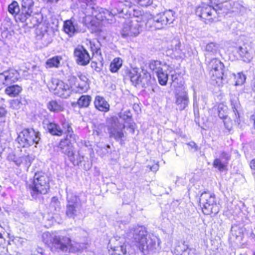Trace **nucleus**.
Instances as JSON below:
<instances>
[{"instance_id": "bf43d9fd", "label": "nucleus", "mask_w": 255, "mask_h": 255, "mask_svg": "<svg viewBox=\"0 0 255 255\" xmlns=\"http://www.w3.org/2000/svg\"><path fill=\"white\" fill-rule=\"evenodd\" d=\"M224 125H225L226 128L227 129H228V130H230V127L228 126V125H227V121H224Z\"/></svg>"}, {"instance_id": "5fc2aeb1", "label": "nucleus", "mask_w": 255, "mask_h": 255, "mask_svg": "<svg viewBox=\"0 0 255 255\" xmlns=\"http://www.w3.org/2000/svg\"><path fill=\"white\" fill-rule=\"evenodd\" d=\"M6 113L5 109L2 107H0V118L5 116Z\"/></svg>"}, {"instance_id": "ea45409f", "label": "nucleus", "mask_w": 255, "mask_h": 255, "mask_svg": "<svg viewBox=\"0 0 255 255\" xmlns=\"http://www.w3.org/2000/svg\"><path fill=\"white\" fill-rule=\"evenodd\" d=\"M20 160L21 163H23L26 167H29L33 160H34V156L32 155L28 154L27 155H23L20 156Z\"/></svg>"}, {"instance_id": "603ef678", "label": "nucleus", "mask_w": 255, "mask_h": 255, "mask_svg": "<svg viewBox=\"0 0 255 255\" xmlns=\"http://www.w3.org/2000/svg\"><path fill=\"white\" fill-rule=\"evenodd\" d=\"M187 145L188 146H189L190 147H191V148H194L195 151H196L198 150L197 145L194 142H193V141L187 143Z\"/></svg>"}, {"instance_id": "ddd939ff", "label": "nucleus", "mask_w": 255, "mask_h": 255, "mask_svg": "<svg viewBox=\"0 0 255 255\" xmlns=\"http://www.w3.org/2000/svg\"><path fill=\"white\" fill-rule=\"evenodd\" d=\"M159 239L154 235L147 236L145 241L138 245L139 250L144 254L146 255L149 252H154L159 247Z\"/></svg>"}, {"instance_id": "7c9ffc66", "label": "nucleus", "mask_w": 255, "mask_h": 255, "mask_svg": "<svg viewBox=\"0 0 255 255\" xmlns=\"http://www.w3.org/2000/svg\"><path fill=\"white\" fill-rule=\"evenodd\" d=\"M62 58L60 56H54L49 59L46 62V67L47 68H57L60 65V61Z\"/></svg>"}, {"instance_id": "9b49d317", "label": "nucleus", "mask_w": 255, "mask_h": 255, "mask_svg": "<svg viewBox=\"0 0 255 255\" xmlns=\"http://www.w3.org/2000/svg\"><path fill=\"white\" fill-rule=\"evenodd\" d=\"M66 215L74 218L79 213L81 209V203L78 196L72 192L67 193Z\"/></svg>"}, {"instance_id": "c756f323", "label": "nucleus", "mask_w": 255, "mask_h": 255, "mask_svg": "<svg viewBox=\"0 0 255 255\" xmlns=\"http://www.w3.org/2000/svg\"><path fill=\"white\" fill-rule=\"evenodd\" d=\"M8 11L14 16L16 21H19L16 17L20 13L21 10L17 1H13L8 5Z\"/></svg>"}, {"instance_id": "9d476101", "label": "nucleus", "mask_w": 255, "mask_h": 255, "mask_svg": "<svg viewBox=\"0 0 255 255\" xmlns=\"http://www.w3.org/2000/svg\"><path fill=\"white\" fill-rule=\"evenodd\" d=\"M220 12L212 6L205 3H202L197 6L195 10L196 14L204 19L206 24H211L216 18V15Z\"/></svg>"}, {"instance_id": "7ed1b4c3", "label": "nucleus", "mask_w": 255, "mask_h": 255, "mask_svg": "<svg viewBox=\"0 0 255 255\" xmlns=\"http://www.w3.org/2000/svg\"><path fill=\"white\" fill-rule=\"evenodd\" d=\"M27 187L32 198L36 199L49 191V178L43 172L35 173L33 178L27 182Z\"/></svg>"}, {"instance_id": "aec40b11", "label": "nucleus", "mask_w": 255, "mask_h": 255, "mask_svg": "<svg viewBox=\"0 0 255 255\" xmlns=\"http://www.w3.org/2000/svg\"><path fill=\"white\" fill-rule=\"evenodd\" d=\"M231 155L229 153L222 151L220 153L219 158L215 159L213 165L214 167L217 168L220 171H223L230 160Z\"/></svg>"}, {"instance_id": "4d7b16f0", "label": "nucleus", "mask_w": 255, "mask_h": 255, "mask_svg": "<svg viewBox=\"0 0 255 255\" xmlns=\"http://www.w3.org/2000/svg\"><path fill=\"white\" fill-rule=\"evenodd\" d=\"M251 120L253 122L254 127L255 128V113L251 117Z\"/></svg>"}, {"instance_id": "f3484780", "label": "nucleus", "mask_w": 255, "mask_h": 255, "mask_svg": "<svg viewBox=\"0 0 255 255\" xmlns=\"http://www.w3.org/2000/svg\"><path fill=\"white\" fill-rule=\"evenodd\" d=\"M117 121V119L114 118H110L107 120L108 131L110 138H114L116 141H120L121 144H123L124 133L122 129H118Z\"/></svg>"}, {"instance_id": "cd10ccee", "label": "nucleus", "mask_w": 255, "mask_h": 255, "mask_svg": "<svg viewBox=\"0 0 255 255\" xmlns=\"http://www.w3.org/2000/svg\"><path fill=\"white\" fill-rule=\"evenodd\" d=\"M236 50L239 53L240 57L245 62H249L252 58L251 52L245 46H239L236 48Z\"/></svg>"}, {"instance_id": "c9c22d12", "label": "nucleus", "mask_w": 255, "mask_h": 255, "mask_svg": "<svg viewBox=\"0 0 255 255\" xmlns=\"http://www.w3.org/2000/svg\"><path fill=\"white\" fill-rule=\"evenodd\" d=\"M229 5H230L229 9L234 12H238L242 8V6L237 1L231 0L224 3V5L226 7H228Z\"/></svg>"}, {"instance_id": "774afa93", "label": "nucleus", "mask_w": 255, "mask_h": 255, "mask_svg": "<svg viewBox=\"0 0 255 255\" xmlns=\"http://www.w3.org/2000/svg\"><path fill=\"white\" fill-rule=\"evenodd\" d=\"M254 255H255V253L254 254Z\"/></svg>"}, {"instance_id": "423d86ee", "label": "nucleus", "mask_w": 255, "mask_h": 255, "mask_svg": "<svg viewBox=\"0 0 255 255\" xmlns=\"http://www.w3.org/2000/svg\"><path fill=\"white\" fill-rule=\"evenodd\" d=\"M44 242L49 246L52 251L66 252L71 246V240L67 236H60L48 232L43 235Z\"/></svg>"}, {"instance_id": "f03ea898", "label": "nucleus", "mask_w": 255, "mask_h": 255, "mask_svg": "<svg viewBox=\"0 0 255 255\" xmlns=\"http://www.w3.org/2000/svg\"><path fill=\"white\" fill-rule=\"evenodd\" d=\"M111 6V11L97 6H91L90 7L91 11H85V13L87 16H94L100 21L106 20L112 21L115 15L124 13V9L127 8H131L132 3L128 0H112Z\"/></svg>"}, {"instance_id": "4c0bfd02", "label": "nucleus", "mask_w": 255, "mask_h": 255, "mask_svg": "<svg viewBox=\"0 0 255 255\" xmlns=\"http://www.w3.org/2000/svg\"><path fill=\"white\" fill-rule=\"evenodd\" d=\"M111 255H129V254L127 252L126 246L123 245L115 247Z\"/></svg>"}, {"instance_id": "6e6552de", "label": "nucleus", "mask_w": 255, "mask_h": 255, "mask_svg": "<svg viewBox=\"0 0 255 255\" xmlns=\"http://www.w3.org/2000/svg\"><path fill=\"white\" fill-rule=\"evenodd\" d=\"M41 139V134L33 128L23 129L18 134L17 142L23 147H28L33 145L38 144Z\"/></svg>"}, {"instance_id": "13d9d810", "label": "nucleus", "mask_w": 255, "mask_h": 255, "mask_svg": "<svg viewBox=\"0 0 255 255\" xmlns=\"http://www.w3.org/2000/svg\"><path fill=\"white\" fill-rule=\"evenodd\" d=\"M157 169L158 168L157 165L153 166L152 167H150V170L153 171H156L157 170Z\"/></svg>"}, {"instance_id": "a18cd8bd", "label": "nucleus", "mask_w": 255, "mask_h": 255, "mask_svg": "<svg viewBox=\"0 0 255 255\" xmlns=\"http://www.w3.org/2000/svg\"><path fill=\"white\" fill-rule=\"evenodd\" d=\"M171 79L172 81L173 85L175 87V89L179 88V87H181L180 81H181L184 83L183 81L181 78H178L176 74L171 75Z\"/></svg>"}, {"instance_id": "412c9836", "label": "nucleus", "mask_w": 255, "mask_h": 255, "mask_svg": "<svg viewBox=\"0 0 255 255\" xmlns=\"http://www.w3.org/2000/svg\"><path fill=\"white\" fill-rule=\"evenodd\" d=\"M64 32L70 37L81 32V29L77 22L73 18L64 21L63 25Z\"/></svg>"}, {"instance_id": "f704fd0d", "label": "nucleus", "mask_w": 255, "mask_h": 255, "mask_svg": "<svg viewBox=\"0 0 255 255\" xmlns=\"http://www.w3.org/2000/svg\"><path fill=\"white\" fill-rule=\"evenodd\" d=\"M123 61L120 58H115L110 64V70L112 73L117 72L122 65Z\"/></svg>"}, {"instance_id": "338daca9", "label": "nucleus", "mask_w": 255, "mask_h": 255, "mask_svg": "<svg viewBox=\"0 0 255 255\" xmlns=\"http://www.w3.org/2000/svg\"><path fill=\"white\" fill-rule=\"evenodd\" d=\"M119 253L122 254L121 252H119Z\"/></svg>"}, {"instance_id": "8fccbe9b", "label": "nucleus", "mask_w": 255, "mask_h": 255, "mask_svg": "<svg viewBox=\"0 0 255 255\" xmlns=\"http://www.w3.org/2000/svg\"><path fill=\"white\" fill-rule=\"evenodd\" d=\"M21 105V102L19 99H15L11 101V107L15 109H19Z\"/></svg>"}, {"instance_id": "3c124183", "label": "nucleus", "mask_w": 255, "mask_h": 255, "mask_svg": "<svg viewBox=\"0 0 255 255\" xmlns=\"http://www.w3.org/2000/svg\"><path fill=\"white\" fill-rule=\"evenodd\" d=\"M87 3L89 4V5H87V8H86V11H91V9L90 8V7L91 6H95V1L96 0H85Z\"/></svg>"}, {"instance_id": "6e6d98bb", "label": "nucleus", "mask_w": 255, "mask_h": 255, "mask_svg": "<svg viewBox=\"0 0 255 255\" xmlns=\"http://www.w3.org/2000/svg\"><path fill=\"white\" fill-rule=\"evenodd\" d=\"M250 167L252 169L255 170V159L251 161L250 163Z\"/></svg>"}, {"instance_id": "de8ad7c7", "label": "nucleus", "mask_w": 255, "mask_h": 255, "mask_svg": "<svg viewBox=\"0 0 255 255\" xmlns=\"http://www.w3.org/2000/svg\"><path fill=\"white\" fill-rule=\"evenodd\" d=\"M91 66L92 69L96 72H100L102 69L103 64L102 63H98L96 62L92 61L91 64Z\"/></svg>"}, {"instance_id": "680f3d73", "label": "nucleus", "mask_w": 255, "mask_h": 255, "mask_svg": "<svg viewBox=\"0 0 255 255\" xmlns=\"http://www.w3.org/2000/svg\"><path fill=\"white\" fill-rule=\"evenodd\" d=\"M59 0H47V1L49 3L57 2Z\"/></svg>"}, {"instance_id": "39448f33", "label": "nucleus", "mask_w": 255, "mask_h": 255, "mask_svg": "<svg viewBox=\"0 0 255 255\" xmlns=\"http://www.w3.org/2000/svg\"><path fill=\"white\" fill-rule=\"evenodd\" d=\"M19 77L18 72L12 69H9L0 73V87L7 86L5 89V93L11 97H16L22 91L21 87L18 85H10L16 82Z\"/></svg>"}, {"instance_id": "dca6fc26", "label": "nucleus", "mask_w": 255, "mask_h": 255, "mask_svg": "<svg viewBox=\"0 0 255 255\" xmlns=\"http://www.w3.org/2000/svg\"><path fill=\"white\" fill-rule=\"evenodd\" d=\"M127 235L128 238L133 239L138 247L139 244L145 241L147 232L144 227L137 226L130 228Z\"/></svg>"}, {"instance_id": "37998d69", "label": "nucleus", "mask_w": 255, "mask_h": 255, "mask_svg": "<svg viewBox=\"0 0 255 255\" xmlns=\"http://www.w3.org/2000/svg\"><path fill=\"white\" fill-rule=\"evenodd\" d=\"M218 49V45L213 42L208 44L206 46V51L213 54L216 53L217 52Z\"/></svg>"}, {"instance_id": "f257e3e1", "label": "nucleus", "mask_w": 255, "mask_h": 255, "mask_svg": "<svg viewBox=\"0 0 255 255\" xmlns=\"http://www.w3.org/2000/svg\"><path fill=\"white\" fill-rule=\"evenodd\" d=\"M60 124L62 128L58 124L50 122L47 119H45L43 121V128L51 134L58 136L64 134V137L60 140L58 147L63 153L69 158L70 161L73 162L75 160L73 145L76 142L78 136L74 133L72 124L68 121L65 119L61 120Z\"/></svg>"}, {"instance_id": "5701e85b", "label": "nucleus", "mask_w": 255, "mask_h": 255, "mask_svg": "<svg viewBox=\"0 0 255 255\" xmlns=\"http://www.w3.org/2000/svg\"><path fill=\"white\" fill-rule=\"evenodd\" d=\"M230 102L236 117L235 121V122H238L240 118L239 110L241 107L238 97L235 94H230Z\"/></svg>"}, {"instance_id": "4468645a", "label": "nucleus", "mask_w": 255, "mask_h": 255, "mask_svg": "<svg viewBox=\"0 0 255 255\" xmlns=\"http://www.w3.org/2000/svg\"><path fill=\"white\" fill-rule=\"evenodd\" d=\"M181 87L175 89V104L180 111L184 110L188 105L189 98L183 86V82L180 81Z\"/></svg>"}, {"instance_id": "e433bc0d", "label": "nucleus", "mask_w": 255, "mask_h": 255, "mask_svg": "<svg viewBox=\"0 0 255 255\" xmlns=\"http://www.w3.org/2000/svg\"><path fill=\"white\" fill-rule=\"evenodd\" d=\"M159 83L162 86H165L167 84L168 77V74L165 73L163 69L156 74Z\"/></svg>"}, {"instance_id": "6ab92c4d", "label": "nucleus", "mask_w": 255, "mask_h": 255, "mask_svg": "<svg viewBox=\"0 0 255 255\" xmlns=\"http://www.w3.org/2000/svg\"><path fill=\"white\" fill-rule=\"evenodd\" d=\"M77 63L81 66H86L90 62L91 58L87 50L83 46L76 48L74 52Z\"/></svg>"}, {"instance_id": "69168bd1", "label": "nucleus", "mask_w": 255, "mask_h": 255, "mask_svg": "<svg viewBox=\"0 0 255 255\" xmlns=\"http://www.w3.org/2000/svg\"><path fill=\"white\" fill-rule=\"evenodd\" d=\"M2 237V234L0 233V238H1Z\"/></svg>"}, {"instance_id": "a211bd4d", "label": "nucleus", "mask_w": 255, "mask_h": 255, "mask_svg": "<svg viewBox=\"0 0 255 255\" xmlns=\"http://www.w3.org/2000/svg\"><path fill=\"white\" fill-rule=\"evenodd\" d=\"M51 89L54 91V94L62 98H68L71 94V90L69 86L62 81L55 80L52 82Z\"/></svg>"}, {"instance_id": "052dcab7", "label": "nucleus", "mask_w": 255, "mask_h": 255, "mask_svg": "<svg viewBox=\"0 0 255 255\" xmlns=\"http://www.w3.org/2000/svg\"><path fill=\"white\" fill-rule=\"evenodd\" d=\"M32 255H44L41 252L37 251L36 253H34Z\"/></svg>"}, {"instance_id": "2eb2a0df", "label": "nucleus", "mask_w": 255, "mask_h": 255, "mask_svg": "<svg viewBox=\"0 0 255 255\" xmlns=\"http://www.w3.org/2000/svg\"><path fill=\"white\" fill-rule=\"evenodd\" d=\"M141 24L131 19L127 20L124 23L121 34L123 37L136 36L140 33Z\"/></svg>"}, {"instance_id": "20e7f679", "label": "nucleus", "mask_w": 255, "mask_h": 255, "mask_svg": "<svg viewBox=\"0 0 255 255\" xmlns=\"http://www.w3.org/2000/svg\"><path fill=\"white\" fill-rule=\"evenodd\" d=\"M34 2L32 0H22L21 2V12L16 17L21 22L24 23L28 28H34L42 22L40 14H32Z\"/></svg>"}, {"instance_id": "864d4df0", "label": "nucleus", "mask_w": 255, "mask_h": 255, "mask_svg": "<svg viewBox=\"0 0 255 255\" xmlns=\"http://www.w3.org/2000/svg\"><path fill=\"white\" fill-rule=\"evenodd\" d=\"M77 78L75 76H71L69 77V81L72 83L74 85V83H76L77 84L79 83L78 82H77Z\"/></svg>"}, {"instance_id": "c85d7f7f", "label": "nucleus", "mask_w": 255, "mask_h": 255, "mask_svg": "<svg viewBox=\"0 0 255 255\" xmlns=\"http://www.w3.org/2000/svg\"><path fill=\"white\" fill-rule=\"evenodd\" d=\"M163 67H168L158 60H151L148 63L149 69L157 74L163 69Z\"/></svg>"}, {"instance_id": "09e8293b", "label": "nucleus", "mask_w": 255, "mask_h": 255, "mask_svg": "<svg viewBox=\"0 0 255 255\" xmlns=\"http://www.w3.org/2000/svg\"><path fill=\"white\" fill-rule=\"evenodd\" d=\"M135 1L140 6L145 7L150 5L153 2V0H135Z\"/></svg>"}, {"instance_id": "1a4fd4ad", "label": "nucleus", "mask_w": 255, "mask_h": 255, "mask_svg": "<svg viewBox=\"0 0 255 255\" xmlns=\"http://www.w3.org/2000/svg\"><path fill=\"white\" fill-rule=\"evenodd\" d=\"M199 204L205 215L216 214L219 211V206L214 194L208 192L202 193L199 198Z\"/></svg>"}, {"instance_id": "473e14b6", "label": "nucleus", "mask_w": 255, "mask_h": 255, "mask_svg": "<svg viewBox=\"0 0 255 255\" xmlns=\"http://www.w3.org/2000/svg\"><path fill=\"white\" fill-rule=\"evenodd\" d=\"M141 74L134 69L129 72L128 76L133 85L136 86L139 85Z\"/></svg>"}, {"instance_id": "2f4dec72", "label": "nucleus", "mask_w": 255, "mask_h": 255, "mask_svg": "<svg viewBox=\"0 0 255 255\" xmlns=\"http://www.w3.org/2000/svg\"><path fill=\"white\" fill-rule=\"evenodd\" d=\"M92 98L89 95H82L78 99L77 104L79 108H87L88 107L91 102Z\"/></svg>"}, {"instance_id": "79ce46f5", "label": "nucleus", "mask_w": 255, "mask_h": 255, "mask_svg": "<svg viewBox=\"0 0 255 255\" xmlns=\"http://www.w3.org/2000/svg\"><path fill=\"white\" fill-rule=\"evenodd\" d=\"M171 47L172 50L177 54H180L181 53V49H180L181 43L178 39L172 40Z\"/></svg>"}, {"instance_id": "c03bdc74", "label": "nucleus", "mask_w": 255, "mask_h": 255, "mask_svg": "<svg viewBox=\"0 0 255 255\" xmlns=\"http://www.w3.org/2000/svg\"><path fill=\"white\" fill-rule=\"evenodd\" d=\"M236 78V85H243L246 79V76L243 73H239L235 77Z\"/></svg>"}, {"instance_id": "49530a36", "label": "nucleus", "mask_w": 255, "mask_h": 255, "mask_svg": "<svg viewBox=\"0 0 255 255\" xmlns=\"http://www.w3.org/2000/svg\"><path fill=\"white\" fill-rule=\"evenodd\" d=\"M119 117L124 120V121H127L128 119H130L131 118V115L129 111H126L123 113L121 112L119 114Z\"/></svg>"}, {"instance_id": "0e129e2a", "label": "nucleus", "mask_w": 255, "mask_h": 255, "mask_svg": "<svg viewBox=\"0 0 255 255\" xmlns=\"http://www.w3.org/2000/svg\"><path fill=\"white\" fill-rule=\"evenodd\" d=\"M129 128H131L132 129V132H134V129H133V126H132V125H130V126H129Z\"/></svg>"}, {"instance_id": "a878e982", "label": "nucleus", "mask_w": 255, "mask_h": 255, "mask_svg": "<svg viewBox=\"0 0 255 255\" xmlns=\"http://www.w3.org/2000/svg\"><path fill=\"white\" fill-rule=\"evenodd\" d=\"M244 229L239 225L234 224L232 225L231 231V238H234L239 241L242 240L243 237Z\"/></svg>"}, {"instance_id": "e2e57ef3", "label": "nucleus", "mask_w": 255, "mask_h": 255, "mask_svg": "<svg viewBox=\"0 0 255 255\" xmlns=\"http://www.w3.org/2000/svg\"><path fill=\"white\" fill-rule=\"evenodd\" d=\"M194 114H195V116L196 118L199 117V112H198V110H197V113L195 112V111H194Z\"/></svg>"}, {"instance_id": "f8f14e48", "label": "nucleus", "mask_w": 255, "mask_h": 255, "mask_svg": "<svg viewBox=\"0 0 255 255\" xmlns=\"http://www.w3.org/2000/svg\"><path fill=\"white\" fill-rule=\"evenodd\" d=\"M210 69V74L211 79L216 81V83L221 82L224 77L226 76L224 65L220 60L216 58H213L209 63Z\"/></svg>"}, {"instance_id": "0eeeda50", "label": "nucleus", "mask_w": 255, "mask_h": 255, "mask_svg": "<svg viewBox=\"0 0 255 255\" xmlns=\"http://www.w3.org/2000/svg\"><path fill=\"white\" fill-rule=\"evenodd\" d=\"M175 12L172 10H166L162 13L149 18L146 26L154 29H161L167 25L171 24L175 19Z\"/></svg>"}, {"instance_id": "a19ab883", "label": "nucleus", "mask_w": 255, "mask_h": 255, "mask_svg": "<svg viewBox=\"0 0 255 255\" xmlns=\"http://www.w3.org/2000/svg\"><path fill=\"white\" fill-rule=\"evenodd\" d=\"M7 159L8 161L13 162L17 166H19L21 164L20 157H17L13 152L9 153L7 155Z\"/></svg>"}, {"instance_id": "4be33fe9", "label": "nucleus", "mask_w": 255, "mask_h": 255, "mask_svg": "<svg viewBox=\"0 0 255 255\" xmlns=\"http://www.w3.org/2000/svg\"><path fill=\"white\" fill-rule=\"evenodd\" d=\"M133 15L135 19L131 20L136 21L141 25L143 23L146 24L147 20L151 17V14L148 12H144L139 9H133Z\"/></svg>"}, {"instance_id": "58836bf2", "label": "nucleus", "mask_w": 255, "mask_h": 255, "mask_svg": "<svg viewBox=\"0 0 255 255\" xmlns=\"http://www.w3.org/2000/svg\"><path fill=\"white\" fill-rule=\"evenodd\" d=\"M183 245L184 247L181 253H179L176 255H197L194 249L190 248L188 245H185V242H184Z\"/></svg>"}, {"instance_id": "bb28decb", "label": "nucleus", "mask_w": 255, "mask_h": 255, "mask_svg": "<svg viewBox=\"0 0 255 255\" xmlns=\"http://www.w3.org/2000/svg\"><path fill=\"white\" fill-rule=\"evenodd\" d=\"M151 84L152 80L150 74L146 70L142 69L139 85H140L142 87L146 88L149 87Z\"/></svg>"}, {"instance_id": "b1692460", "label": "nucleus", "mask_w": 255, "mask_h": 255, "mask_svg": "<svg viewBox=\"0 0 255 255\" xmlns=\"http://www.w3.org/2000/svg\"><path fill=\"white\" fill-rule=\"evenodd\" d=\"M94 104L96 108L101 112H107L110 110V105L108 102L100 96L96 97Z\"/></svg>"}, {"instance_id": "72a5a7b5", "label": "nucleus", "mask_w": 255, "mask_h": 255, "mask_svg": "<svg viewBox=\"0 0 255 255\" xmlns=\"http://www.w3.org/2000/svg\"><path fill=\"white\" fill-rule=\"evenodd\" d=\"M77 76L81 81V83H78L77 84L74 83V86L76 87L79 88L81 90H84L86 89L88 86L87 83L88 78L85 75L80 72L78 73Z\"/></svg>"}, {"instance_id": "393cba45", "label": "nucleus", "mask_w": 255, "mask_h": 255, "mask_svg": "<svg viewBox=\"0 0 255 255\" xmlns=\"http://www.w3.org/2000/svg\"><path fill=\"white\" fill-rule=\"evenodd\" d=\"M48 109L54 113H59L64 110L63 103L60 101L52 100L47 104Z\"/></svg>"}]
</instances>
